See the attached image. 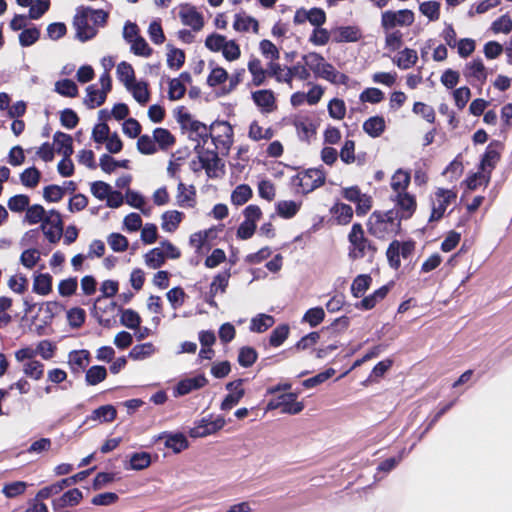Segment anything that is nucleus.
I'll return each instance as SVG.
<instances>
[{"mask_svg": "<svg viewBox=\"0 0 512 512\" xmlns=\"http://www.w3.org/2000/svg\"><path fill=\"white\" fill-rule=\"evenodd\" d=\"M130 50L135 55L141 57H149L153 52L152 48L142 36L136 38L130 43Z\"/></svg>", "mask_w": 512, "mask_h": 512, "instance_id": "nucleus-59", "label": "nucleus"}, {"mask_svg": "<svg viewBox=\"0 0 512 512\" xmlns=\"http://www.w3.org/2000/svg\"><path fill=\"white\" fill-rule=\"evenodd\" d=\"M107 376V370L104 366H92L86 372V382L89 385H97Z\"/></svg>", "mask_w": 512, "mask_h": 512, "instance_id": "nucleus-55", "label": "nucleus"}, {"mask_svg": "<svg viewBox=\"0 0 512 512\" xmlns=\"http://www.w3.org/2000/svg\"><path fill=\"white\" fill-rule=\"evenodd\" d=\"M53 140L57 153L61 154L63 157H71L73 154V139L70 135L63 132H56L53 136Z\"/></svg>", "mask_w": 512, "mask_h": 512, "instance_id": "nucleus-29", "label": "nucleus"}, {"mask_svg": "<svg viewBox=\"0 0 512 512\" xmlns=\"http://www.w3.org/2000/svg\"><path fill=\"white\" fill-rule=\"evenodd\" d=\"M371 281V277L367 274L358 275L351 285L353 296L357 298L363 296L366 290L369 288Z\"/></svg>", "mask_w": 512, "mask_h": 512, "instance_id": "nucleus-49", "label": "nucleus"}, {"mask_svg": "<svg viewBox=\"0 0 512 512\" xmlns=\"http://www.w3.org/2000/svg\"><path fill=\"white\" fill-rule=\"evenodd\" d=\"M116 74L118 80L125 88L136 81L134 69L132 65L126 61H122L117 65Z\"/></svg>", "mask_w": 512, "mask_h": 512, "instance_id": "nucleus-36", "label": "nucleus"}, {"mask_svg": "<svg viewBox=\"0 0 512 512\" xmlns=\"http://www.w3.org/2000/svg\"><path fill=\"white\" fill-rule=\"evenodd\" d=\"M392 200L401 213V218H410L416 210L415 196L408 192L392 195Z\"/></svg>", "mask_w": 512, "mask_h": 512, "instance_id": "nucleus-16", "label": "nucleus"}, {"mask_svg": "<svg viewBox=\"0 0 512 512\" xmlns=\"http://www.w3.org/2000/svg\"><path fill=\"white\" fill-rule=\"evenodd\" d=\"M107 242L114 252H124L128 248L127 238L120 233H111L107 237Z\"/></svg>", "mask_w": 512, "mask_h": 512, "instance_id": "nucleus-63", "label": "nucleus"}, {"mask_svg": "<svg viewBox=\"0 0 512 512\" xmlns=\"http://www.w3.org/2000/svg\"><path fill=\"white\" fill-rule=\"evenodd\" d=\"M179 18L183 25L191 27L194 31H200L204 26L202 14L190 5L180 7Z\"/></svg>", "mask_w": 512, "mask_h": 512, "instance_id": "nucleus-15", "label": "nucleus"}, {"mask_svg": "<svg viewBox=\"0 0 512 512\" xmlns=\"http://www.w3.org/2000/svg\"><path fill=\"white\" fill-rule=\"evenodd\" d=\"M440 3L437 1H425L419 5L420 12L430 21H436L440 17Z\"/></svg>", "mask_w": 512, "mask_h": 512, "instance_id": "nucleus-51", "label": "nucleus"}, {"mask_svg": "<svg viewBox=\"0 0 512 512\" xmlns=\"http://www.w3.org/2000/svg\"><path fill=\"white\" fill-rule=\"evenodd\" d=\"M225 424L226 421L221 416H217L215 419L205 417L195 423L194 427L190 429L189 435L193 438L206 437L221 430Z\"/></svg>", "mask_w": 512, "mask_h": 512, "instance_id": "nucleus-9", "label": "nucleus"}, {"mask_svg": "<svg viewBox=\"0 0 512 512\" xmlns=\"http://www.w3.org/2000/svg\"><path fill=\"white\" fill-rule=\"evenodd\" d=\"M117 415L116 409L112 405H104L92 412L90 419L101 422H112Z\"/></svg>", "mask_w": 512, "mask_h": 512, "instance_id": "nucleus-47", "label": "nucleus"}, {"mask_svg": "<svg viewBox=\"0 0 512 512\" xmlns=\"http://www.w3.org/2000/svg\"><path fill=\"white\" fill-rule=\"evenodd\" d=\"M40 176L41 174L38 169L30 167L21 173L20 180L25 187L34 188L38 185Z\"/></svg>", "mask_w": 512, "mask_h": 512, "instance_id": "nucleus-56", "label": "nucleus"}, {"mask_svg": "<svg viewBox=\"0 0 512 512\" xmlns=\"http://www.w3.org/2000/svg\"><path fill=\"white\" fill-rule=\"evenodd\" d=\"M386 128L385 119L382 116H373L363 123V130L372 138L380 137Z\"/></svg>", "mask_w": 512, "mask_h": 512, "instance_id": "nucleus-30", "label": "nucleus"}, {"mask_svg": "<svg viewBox=\"0 0 512 512\" xmlns=\"http://www.w3.org/2000/svg\"><path fill=\"white\" fill-rule=\"evenodd\" d=\"M45 216V209L41 205L35 204L28 206L25 219L29 224L33 225L37 223H43Z\"/></svg>", "mask_w": 512, "mask_h": 512, "instance_id": "nucleus-58", "label": "nucleus"}, {"mask_svg": "<svg viewBox=\"0 0 512 512\" xmlns=\"http://www.w3.org/2000/svg\"><path fill=\"white\" fill-rule=\"evenodd\" d=\"M153 139L156 146L158 145L160 149H168L175 142L174 136L169 130L164 128H156L153 131Z\"/></svg>", "mask_w": 512, "mask_h": 512, "instance_id": "nucleus-43", "label": "nucleus"}, {"mask_svg": "<svg viewBox=\"0 0 512 512\" xmlns=\"http://www.w3.org/2000/svg\"><path fill=\"white\" fill-rule=\"evenodd\" d=\"M350 243L348 257L351 260H357L373 254V247L364 236L363 228L360 224H354L348 235Z\"/></svg>", "mask_w": 512, "mask_h": 512, "instance_id": "nucleus-4", "label": "nucleus"}, {"mask_svg": "<svg viewBox=\"0 0 512 512\" xmlns=\"http://www.w3.org/2000/svg\"><path fill=\"white\" fill-rule=\"evenodd\" d=\"M33 291L39 295L45 296L52 291V277L48 273L35 276L33 282Z\"/></svg>", "mask_w": 512, "mask_h": 512, "instance_id": "nucleus-40", "label": "nucleus"}, {"mask_svg": "<svg viewBox=\"0 0 512 512\" xmlns=\"http://www.w3.org/2000/svg\"><path fill=\"white\" fill-rule=\"evenodd\" d=\"M252 99L257 107L264 113H269L275 109V96L271 90L263 89L252 93Z\"/></svg>", "mask_w": 512, "mask_h": 512, "instance_id": "nucleus-21", "label": "nucleus"}, {"mask_svg": "<svg viewBox=\"0 0 512 512\" xmlns=\"http://www.w3.org/2000/svg\"><path fill=\"white\" fill-rule=\"evenodd\" d=\"M302 203L294 200H281L276 203L277 214L284 219L293 218L300 210Z\"/></svg>", "mask_w": 512, "mask_h": 512, "instance_id": "nucleus-31", "label": "nucleus"}, {"mask_svg": "<svg viewBox=\"0 0 512 512\" xmlns=\"http://www.w3.org/2000/svg\"><path fill=\"white\" fill-rule=\"evenodd\" d=\"M333 40L337 43L356 42L362 34L361 30L356 26H341L332 30Z\"/></svg>", "mask_w": 512, "mask_h": 512, "instance_id": "nucleus-18", "label": "nucleus"}, {"mask_svg": "<svg viewBox=\"0 0 512 512\" xmlns=\"http://www.w3.org/2000/svg\"><path fill=\"white\" fill-rule=\"evenodd\" d=\"M403 44V34L399 30H385V49L389 52L397 51Z\"/></svg>", "mask_w": 512, "mask_h": 512, "instance_id": "nucleus-44", "label": "nucleus"}, {"mask_svg": "<svg viewBox=\"0 0 512 512\" xmlns=\"http://www.w3.org/2000/svg\"><path fill=\"white\" fill-rule=\"evenodd\" d=\"M199 161L201 168L205 169L209 177H216L219 171L220 159L218 158V151H207L205 153L199 151Z\"/></svg>", "mask_w": 512, "mask_h": 512, "instance_id": "nucleus-19", "label": "nucleus"}, {"mask_svg": "<svg viewBox=\"0 0 512 512\" xmlns=\"http://www.w3.org/2000/svg\"><path fill=\"white\" fill-rule=\"evenodd\" d=\"M252 197V189L249 185H238L231 194V202L236 206L245 204Z\"/></svg>", "mask_w": 512, "mask_h": 512, "instance_id": "nucleus-46", "label": "nucleus"}, {"mask_svg": "<svg viewBox=\"0 0 512 512\" xmlns=\"http://www.w3.org/2000/svg\"><path fill=\"white\" fill-rule=\"evenodd\" d=\"M324 318V309L322 307H314L306 311L302 321L308 323L311 327H316L324 320Z\"/></svg>", "mask_w": 512, "mask_h": 512, "instance_id": "nucleus-57", "label": "nucleus"}, {"mask_svg": "<svg viewBox=\"0 0 512 512\" xmlns=\"http://www.w3.org/2000/svg\"><path fill=\"white\" fill-rule=\"evenodd\" d=\"M165 262L164 252L160 247L154 248L145 254V264L152 269L161 267Z\"/></svg>", "mask_w": 512, "mask_h": 512, "instance_id": "nucleus-54", "label": "nucleus"}, {"mask_svg": "<svg viewBox=\"0 0 512 512\" xmlns=\"http://www.w3.org/2000/svg\"><path fill=\"white\" fill-rule=\"evenodd\" d=\"M161 228L166 232H174L183 219V213L177 210L166 211L161 216Z\"/></svg>", "mask_w": 512, "mask_h": 512, "instance_id": "nucleus-32", "label": "nucleus"}, {"mask_svg": "<svg viewBox=\"0 0 512 512\" xmlns=\"http://www.w3.org/2000/svg\"><path fill=\"white\" fill-rule=\"evenodd\" d=\"M297 184L302 193H309L322 186L325 182V174L320 169H308L297 176Z\"/></svg>", "mask_w": 512, "mask_h": 512, "instance_id": "nucleus-13", "label": "nucleus"}, {"mask_svg": "<svg viewBox=\"0 0 512 512\" xmlns=\"http://www.w3.org/2000/svg\"><path fill=\"white\" fill-rule=\"evenodd\" d=\"M415 16L412 10H387L381 15V26L384 30H393L397 26L408 27L413 24Z\"/></svg>", "mask_w": 512, "mask_h": 512, "instance_id": "nucleus-8", "label": "nucleus"}, {"mask_svg": "<svg viewBox=\"0 0 512 512\" xmlns=\"http://www.w3.org/2000/svg\"><path fill=\"white\" fill-rule=\"evenodd\" d=\"M101 88H98L95 84L89 85L86 89L87 95L84 103L87 107L94 109L102 105L107 97V94L112 88V82L110 75L102 74L99 78Z\"/></svg>", "mask_w": 512, "mask_h": 512, "instance_id": "nucleus-7", "label": "nucleus"}, {"mask_svg": "<svg viewBox=\"0 0 512 512\" xmlns=\"http://www.w3.org/2000/svg\"><path fill=\"white\" fill-rule=\"evenodd\" d=\"M274 323L275 319L273 316L261 313L251 319L249 329L252 332L263 333L272 327Z\"/></svg>", "mask_w": 512, "mask_h": 512, "instance_id": "nucleus-34", "label": "nucleus"}, {"mask_svg": "<svg viewBox=\"0 0 512 512\" xmlns=\"http://www.w3.org/2000/svg\"><path fill=\"white\" fill-rule=\"evenodd\" d=\"M230 276H231V274L227 270V271H223V272L217 274L213 278V281L210 284V290H209L212 297H215L218 293H225L226 288L229 283Z\"/></svg>", "mask_w": 512, "mask_h": 512, "instance_id": "nucleus-41", "label": "nucleus"}, {"mask_svg": "<svg viewBox=\"0 0 512 512\" xmlns=\"http://www.w3.org/2000/svg\"><path fill=\"white\" fill-rule=\"evenodd\" d=\"M233 28L237 32H249L257 34L259 31L258 21L245 14H236L234 16Z\"/></svg>", "mask_w": 512, "mask_h": 512, "instance_id": "nucleus-26", "label": "nucleus"}, {"mask_svg": "<svg viewBox=\"0 0 512 512\" xmlns=\"http://www.w3.org/2000/svg\"><path fill=\"white\" fill-rule=\"evenodd\" d=\"M226 389L229 391V394L224 398L220 406L221 410L224 411L235 407L245 395L242 379L227 383Z\"/></svg>", "mask_w": 512, "mask_h": 512, "instance_id": "nucleus-14", "label": "nucleus"}, {"mask_svg": "<svg viewBox=\"0 0 512 512\" xmlns=\"http://www.w3.org/2000/svg\"><path fill=\"white\" fill-rule=\"evenodd\" d=\"M207 384V379L204 375H198L192 378L181 380L176 388L175 395L183 396L190 393L193 390L204 387Z\"/></svg>", "mask_w": 512, "mask_h": 512, "instance_id": "nucleus-23", "label": "nucleus"}, {"mask_svg": "<svg viewBox=\"0 0 512 512\" xmlns=\"http://www.w3.org/2000/svg\"><path fill=\"white\" fill-rule=\"evenodd\" d=\"M293 124L301 140H309L316 132L315 125L309 117L297 116Z\"/></svg>", "mask_w": 512, "mask_h": 512, "instance_id": "nucleus-24", "label": "nucleus"}, {"mask_svg": "<svg viewBox=\"0 0 512 512\" xmlns=\"http://www.w3.org/2000/svg\"><path fill=\"white\" fill-rule=\"evenodd\" d=\"M209 137L210 128L208 129L205 125L201 123H193L192 131L190 133V139L197 141L196 148L200 147L201 142L203 143V145H205Z\"/></svg>", "mask_w": 512, "mask_h": 512, "instance_id": "nucleus-52", "label": "nucleus"}, {"mask_svg": "<svg viewBox=\"0 0 512 512\" xmlns=\"http://www.w3.org/2000/svg\"><path fill=\"white\" fill-rule=\"evenodd\" d=\"M176 201L180 207H194L196 203V191L194 186H187L180 181L177 186Z\"/></svg>", "mask_w": 512, "mask_h": 512, "instance_id": "nucleus-22", "label": "nucleus"}, {"mask_svg": "<svg viewBox=\"0 0 512 512\" xmlns=\"http://www.w3.org/2000/svg\"><path fill=\"white\" fill-rule=\"evenodd\" d=\"M99 165L104 172L111 173L118 167L128 168L129 160L117 161L110 155L104 154L100 157Z\"/></svg>", "mask_w": 512, "mask_h": 512, "instance_id": "nucleus-50", "label": "nucleus"}, {"mask_svg": "<svg viewBox=\"0 0 512 512\" xmlns=\"http://www.w3.org/2000/svg\"><path fill=\"white\" fill-rule=\"evenodd\" d=\"M151 464V456L147 452L134 453L130 457V468L132 470H143Z\"/></svg>", "mask_w": 512, "mask_h": 512, "instance_id": "nucleus-60", "label": "nucleus"}, {"mask_svg": "<svg viewBox=\"0 0 512 512\" xmlns=\"http://www.w3.org/2000/svg\"><path fill=\"white\" fill-rule=\"evenodd\" d=\"M120 322L123 326L135 330L140 327L141 317L136 311L125 309L121 313Z\"/></svg>", "mask_w": 512, "mask_h": 512, "instance_id": "nucleus-53", "label": "nucleus"}, {"mask_svg": "<svg viewBox=\"0 0 512 512\" xmlns=\"http://www.w3.org/2000/svg\"><path fill=\"white\" fill-rule=\"evenodd\" d=\"M156 352V347L151 343H143L135 345L129 352V357L133 360L140 361L151 357Z\"/></svg>", "mask_w": 512, "mask_h": 512, "instance_id": "nucleus-39", "label": "nucleus"}, {"mask_svg": "<svg viewBox=\"0 0 512 512\" xmlns=\"http://www.w3.org/2000/svg\"><path fill=\"white\" fill-rule=\"evenodd\" d=\"M328 113L333 119L342 120L346 115L344 101L339 98L332 99L328 104Z\"/></svg>", "mask_w": 512, "mask_h": 512, "instance_id": "nucleus-62", "label": "nucleus"}, {"mask_svg": "<svg viewBox=\"0 0 512 512\" xmlns=\"http://www.w3.org/2000/svg\"><path fill=\"white\" fill-rule=\"evenodd\" d=\"M369 232L377 238L385 239L394 236L400 228V219L394 211L373 212L368 220Z\"/></svg>", "mask_w": 512, "mask_h": 512, "instance_id": "nucleus-2", "label": "nucleus"}, {"mask_svg": "<svg viewBox=\"0 0 512 512\" xmlns=\"http://www.w3.org/2000/svg\"><path fill=\"white\" fill-rule=\"evenodd\" d=\"M23 373L27 377L38 381L44 375V364L37 360L26 361L23 363Z\"/></svg>", "mask_w": 512, "mask_h": 512, "instance_id": "nucleus-45", "label": "nucleus"}, {"mask_svg": "<svg viewBox=\"0 0 512 512\" xmlns=\"http://www.w3.org/2000/svg\"><path fill=\"white\" fill-rule=\"evenodd\" d=\"M89 352L87 350H75L69 353L68 363L73 371H81L89 364Z\"/></svg>", "mask_w": 512, "mask_h": 512, "instance_id": "nucleus-35", "label": "nucleus"}, {"mask_svg": "<svg viewBox=\"0 0 512 512\" xmlns=\"http://www.w3.org/2000/svg\"><path fill=\"white\" fill-rule=\"evenodd\" d=\"M463 75L472 85H483L488 77V69L482 59L475 58L467 62L463 68Z\"/></svg>", "mask_w": 512, "mask_h": 512, "instance_id": "nucleus-11", "label": "nucleus"}, {"mask_svg": "<svg viewBox=\"0 0 512 512\" xmlns=\"http://www.w3.org/2000/svg\"><path fill=\"white\" fill-rule=\"evenodd\" d=\"M83 498L82 492L77 489H71L65 492L62 496L52 500V507L54 510H59L65 507H73L78 505Z\"/></svg>", "mask_w": 512, "mask_h": 512, "instance_id": "nucleus-17", "label": "nucleus"}, {"mask_svg": "<svg viewBox=\"0 0 512 512\" xmlns=\"http://www.w3.org/2000/svg\"><path fill=\"white\" fill-rule=\"evenodd\" d=\"M112 190V187L103 181H95L90 186L92 195L101 201L106 200Z\"/></svg>", "mask_w": 512, "mask_h": 512, "instance_id": "nucleus-64", "label": "nucleus"}, {"mask_svg": "<svg viewBox=\"0 0 512 512\" xmlns=\"http://www.w3.org/2000/svg\"><path fill=\"white\" fill-rule=\"evenodd\" d=\"M73 24L76 29V36L81 41H87L93 38L97 33V30L89 20L84 7H80L77 10Z\"/></svg>", "mask_w": 512, "mask_h": 512, "instance_id": "nucleus-12", "label": "nucleus"}, {"mask_svg": "<svg viewBox=\"0 0 512 512\" xmlns=\"http://www.w3.org/2000/svg\"><path fill=\"white\" fill-rule=\"evenodd\" d=\"M417 61V51L408 47L399 51L394 57H392L393 64L401 70H408L412 68L417 63Z\"/></svg>", "mask_w": 512, "mask_h": 512, "instance_id": "nucleus-20", "label": "nucleus"}, {"mask_svg": "<svg viewBox=\"0 0 512 512\" xmlns=\"http://www.w3.org/2000/svg\"><path fill=\"white\" fill-rule=\"evenodd\" d=\"M54 90L60 94L61 96L65 97H76L78 94V87L70 79H63L60 81H57L54 86Z\"/></svg>", "mask_w": 512, "mask_h": 512, "instance_id": "nucleus-48", "label": "nucleus"}, {"mask_svg": "<svg viewBox=\"0 0 512 512\" xmlns=\"http://www.w3.org/2000/svg\"><path fill=\"white\" fill-rule=\"evenodd\" d=\"M166 297L171 307L176 310L184 304L186 293L181 287H174L166 293Z\"/></svg>", "mask_w": 512, "mask_h": 512, "instance_id": "nucleus-61", "label": "nucleus"}, {"mask_svg": "<svg viewBox=\"0 0 512 512\" xmlns=\"http://www.w3.org/2000/svg\"><path fill=\"white\" fill-rule=\"evenodd\" d=\"M210 138L216 151L220 154H227L233 143V128L225 121L214 122L210 126Z\"/></svg>", "mask_w": 512, "mask_h": 512, "instance_id": "nucleus-5", "label": "nucleus"}, {"mask_svg": "<svg viewBox=\"0 0 512 512\" xmlns=\"http://www.w3.org/2000/svg\"><path fill=\"white\" fill-rule=\"evenodd\" d=\"M278 408H281L282 413L294 415L300 413L303 410L304 405L302 402L297 401L296 394L286 393L272 399L267 405L268 410Z\"/></svg>", "mask_w": 512, "mask_h": 512, "instance_id": "nucleus-10", "label": "nucleus"}, {"mask_svg": "<svg viewBox=\"0 0 512 512\" xmlns=\"http://www.w3.org/2000/svg\"><path fill=\"white\" fill-rule=\"evenodd\" d=\"M268 75L275 78L279 83H286L291 88L290 69L280 65L279 63L271 62L268 66Z\"/></svg>", "mask_w": 512, "mask_h": 512, "instance_id": "nucleus-37", "label": "nucleus"}, {"mask_svg": "<svg viewBox=\"0 0 512 512\" xmlns=\"http://www.w3.org/2000/svg\"><path fill=\"white\" fill-rule=\"evenodd\" d=\"M205 46L212 52H221L223 57L229 62L236 61L241 56L238 43L233 39H227L221 34L212 33L207 36Z\"/></svg>", "mask_w": 512, "mask_h": 512, "instance_id": "nucleus-3", "label": "nucleus"}, {"mask_svg": "<svg viewBox=\"0 0 512 512\" xmlns=\"http://www.w3.org/2000/svg\"><path fill=\"white\" fill-rule=\"evenodd\" d=\"M302 60L316 77L325 79L333 84L346 85L348 83V76L337 71L322 55L311 52L304 55Z\"/></svg>", "mask_w": 512, "mask_h": 512, "instance_id": "nucleus-1", "label": "nucleus"}, {"mask_svg": "<svg viewBox=\"0 0 512 512\" xmlns=\"http://www.w3.org/2000/svg\"><path fill=\"white\" fill-rule=\"evenodd\" d=\"M457 193L450 189L438 188L431 197L432 211L429 220L441 219L446 209L456 201Z\"/></svg>", "mask_w": 512, "mask_h": 512, "instance_id": "nucleus-6", "label": "nucleus"}, {"mask_svg": "<svg viewBox=\"0 0 512 512\" xmlns=\"http://www.w3.org/2000/svg\"><path fill=\"white\" fill-rule=\"evenodd\" d=\"M165 438V446L172 449L175 453H179L188 447V441L186 437L181 433L166 434L163 433L158 439Z\"/></svg>", "mask_w": 512, "mask_h": 512, "instance_id": "nucleus-33", "label": "nucleus"}, {"mask_svg": "<svg viewBox=\"0 0 512 512\" xmlns=\"http://www.w3.org/2000/svg\"><path fill=\"white\" fill-rule=\"evenodd\" d=\"M331 213L336 218L338 224L341 225L348 224L353 216V210L351 206L344 203L335 204L331 209Z\"/></svg>", "mask_w": 512, "mask_h": 512, "instance_id": "nucleus-42", "label": "nucleus"}, {"mask_svg": "<svg viewBox=\"0 0 512 512\" xmlns=\"http://www.w3.org/2000/svg\"><path fill=\"white\" fill-rule=\"evenodd\" d=\"M248 70L252 75V81L255 86H260L265 82L268 70H264L261 61L253 58L248 62Z\"/></svg>", "mask_w": 512, "mask_h": 512, "instance_id": "nucleus-38", "label": "nucleus"}, {"mask_svg": "<svg viewBox=\"0 0 512 512\" xmlns=\"http://www.w3.org/2000/svg\"><path fill=\"white\" fill-rule=\"evenodd\" d=\"M411 177L410 173L403 170L398 169L391 177L390 186L393 194H400L407 192V188L410 184Z\"/></svg>", "mask_w": 512, "mask_h": 512, "instance_id": "nucleus-25", "label": "nucleus"}, {"mask_svg": "<svg viewBox=\"0 0 512 512\" xmlns=\"http://www.w3.org/2000/svg\"><path fill=\"white\" fill-rule=\"evenodd\" d=\"M133 98L142 106L146 105L150 100L148 84L145 81H135L126 87Z\"/></svg>", "mask_w": 512, "mask_h": 512, "instance_id": "nucleus-28", "label": "nucleus"}, {"mask_svg": "<svg viewBox=\"0 0 512 512\" xmlns=\"http://www.w3.org/2000/svg\"><path fill=\"white\" fill-rule=\"evenodd\" d=\"M190 81V75L187 72L181 73L178 78H174L169 82V98L171 100H179L181 99L185 92L186 86L185 82Z\"/></svg>", "mask_w": 512, "mask_h": 512, "instance_id": "nucleus-27", "label": "nucleus"}]
</instances>
